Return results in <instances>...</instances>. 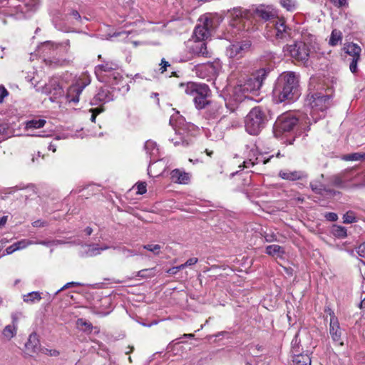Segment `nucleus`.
Listing matches in <instances>:
<instances>
[{"label":"nucleus","instance_id":"nucleus-1","mask_svg":"<svg viewBox=\"0 0 365 365\" xmlns=\"http://www.w3.org/2000/svg\"><path fill=\"white\" fill-rule=\"evenodd\" d=\"M299 96L297 75L292 71L284 72L279 76L272 91L274 101L277 103L291 101Z\"/></svg>","mask_w":365,"mask_h":365},{"label":"nucleus","instance_id":"nucleus-2","mask_svg":"<svg viewBox=\"0 0 365 365\" xmlns=\"http://www.w3.org/2000/svg\"><path fill=\"white\" fill-rule=\"evenodd\" d=\"M268 73L269 70L264 68L257 70L244 83L235 86L233 91L235 100L242 101L246 98H250V93L257 94Z\"/></svg>","mask_w":365,"mask_h":365},{"label":"nucleus","instance_id":"nucleus-3","mask_svg":"<svg viewBox=\"0 0 365 365\" xmlns=\"http://www.w3.org/2000/svg\"><path fill=\"white\" fill-rule=\"evenodd\" d=\"M180 88L182 92L193 97V101L197 109H203L206 106H209L211 103L207 100L210 91L206 84L188 82L180 83Z\"/></svg>","mask_w":365,"mask_h":365},{"label":"nucleus","instance_id":"nucleus-4","mask_svg":"<svg viewBox=\"0 0 365 365\" xmlns=\"http://www.w3.org/2000/svg\"><path fill=\"white\" fill-rule=\"evenodd\" d=\"M267 118L260 107L253 108L245 118L246 131L253 135H258L264 128Z\"/></svg>","mask_w":365,"mask_h":365},{"label":"nucleus","instance_id":"nucleus-5","mask_svg":"<svg viewBox=\"0 0 365 365\" xmlns=\"http://www.w3.org/2000/svg\"><path fill=\"white\" fill-rule=\"evenodd\" d=\"M118 69V63L113 61H106L96 66L95 73L101 82L117 84L122 78Z\"/></svg>","mask_w":365,"mask_h":365},{"label":"nucleus","instance_id":"nucleus-6","mask_svg":"<svg viewBox=\"0 0 365 365\" xmlns=\"http://www.w3.org/2000/svg\"><path fill=\"white\" fill-rule=\"evenodd\" d=\"M329 98L327 95H322L319 93L309 94L307 96L306 106L310 109V115L314 122H317L318 117H315V115L319 112L322 113L319 118L324 115V111L326 110L329 106Z\"/></svg>","mask_w":365,"mask_h":365},{"label":"nucleus","instance_id":"nucleus-7","mask_svg":"<svg viewBox=\"0 0 365 365\" xmlns=\"http://www.w3.org/2000/svg\"><path fill=\"white\" fill-rule=\"evenodd\" d=\"M221 68L222 63L219 59H215L212 62L197 64L195 66L197 76L207 81L217 76Z\"/></svg>","mask_w":365,"mask_h":365},{"label":"nucleus","instance_id":"nucleus-8","mask_svg":"<svg viewBox=\"0 0 365 365\" xmlns=\"http://www.w3.org/2000/svg\"><path fill=\"white\" fill-rule=\"evenodd\" d=\"M285 55H289L297 61L307 62L309 57V48L304 42H296L292 45H287L283 48Z\"/></svg>","mask_w":365,"mask_h":365},{"label":"nucleus","instance_id":"nucleus-9","mask_svg":"<svg viewBox=\"0 0 365 365\" xmlns=\"http://www.w3.org/2000/svg\"><path fill=\"white\" fill-rule=\"evenodd\" d=\"M199 21L200 24L196 26L194 31V37L197 41L207 39L214 29L213 19L208 16H201Z\"/></svg>","mask_w":365,"mask_h":365},{"label":"nucleus","instance_id":"nucleus-10","mask_svg":"<svg viewBox=\"0 0 365 365\" xmlns=\"http://www.w3.org/2000/svg\"><path fill=\"white\" fill-rule=\"evenodd\" d=\"M343 49L346 53L352 58L349 65V69L352 73H356L358 71L357 63L361 58V47L356 43H348L344 45Z\"/></svg>","mask_w":365,"mask_h":365},{"label":"nucleus","instance_id":"nucleus-11","mask_svg":"<svg viewBox=\"0 0 365 365\" xmlns=\"http://www.w3.org/2000/svg\"><path fill=\"white\" fill-rule=\"evenodd\" d=\"M251 42L248 40L237 42L227 48V56L231 58H242L250 48Z\"/></svg>","mask_w":365,"mask_h":365},{"label":"nucleus","instance_id":"nucleus-12","mask_svg":"<svg viewBox=\"0 0 365 365\" xmlns=\"http://www.w3.org/2000/svg\"><path fill=\"white\" fill-rule=\"evenodd\" d=\"M42 93L47 95H52L51 101H54L58 98L62 96L64 93L63 89L59 84V81L57 78H52L48 83L42 88Z\"/></svg>","mask_w":365,"mask_h":365},{"label":"nucleus","instance_id":"nucleus-13","mask_svg":"<svg viewBox=\"0 0 365 365\" xmlns=\"http://www.w3.org/2000/svg\"><path fill=\"white\" fill-rule=\"evenodd\" d=\"M89 83V81L78 80L68 88L66 93L67 100L70 102L78 103L79 101L80 94Z\"/></svg>","mask_w":365,"mask_h":365},{"label":"nucleus","instance_id":"nucleus-14","mask_svg":"<svg viewBox=\"0 0 365 365\" xmlns=\"http://www.w3.org/2000/svg\"><path fill=\"white\" fill-rule=\"evenodd\" d=\"M297 118L290 115H282L277 118L274 128L282 132L291 131L297 123Z\"/></svg>","mask_w":365,"mask_h":365},{"label":"nucleus","instance_id":"nucleus-15","mask_svg":"<svg viewBox=\"0 0 365 365\" xmlns=\"http://www.w3.org/2000/svg\"><path fill=\"white\" fill-rule=\"evenodd\" d=\"M274 31L277 39L287 41L290 37V29L285 25L284 19L274 21Z\"/></svg>","mask_w":365,"mask_h":365},{"label":"nucleus","instance_id":"nucleus-16","mask_svg":"<svg viewBox=\"0 0 365 365\" xmlns=\"http://www.w3.org/2000/svg\"><path fill=\"white\" fill-rule=\"evenodd\" d=\"M329 333L334 342L338 346H343L341 340V330L337 319L333 315L330 319Z\"/></svg>","mask_w":365,"mask_h":365},{"label":"nucleus","instance_id":"nucleus-17","mask_svg":"<svg viewBox=\"0 0 365 365\" xmlns=\"http://www.w3.org/2000/svg\"><path fill=\"white\" fill-rule=\"evenodd\" d=\"M223 110L222 106L216 103H211L205 111V117L208 120L221 119Z\"/></svg>","mask_w":365,"mask_h":365},{"label":"nucleus","instance_id":"nucleus-18","mask_svg":"<svg viewBox=\"0 0 365 365\" xmlns=\"http://www.w3.org/2000/svg\"><path fill=\"white\" fill-rule=\"evenodd\" d=\"M279 176L284 180L294 181L306 178L307 174L301 170H284L279 171Z\"/></svg>","mask_w":365,"mask_h":365},{"label":"nucleus","instance_id":"nucleus-19","mask_svg":"<svg viewBox=\"0 0 365 365\" xmlns=\"http://www.w3.org/2000/svg\"><path fill=\"white\" fill-rule=\"evenodd\" d=\"M274 155H270L269 157H265L263 154L259 153L258 152L257 155L255 159L252 158H250L249 160H245L243 162L244 168H250V166L253 167L255 165H258L259 163H262L263 165L267 164L271 158H272Z\"/></svg>","mask_w":365,"mask_h":365},{"label":"nucleus","instance_id":"nucleus-20","mask_svg":"<svg viewBox=\"0 0 365 365\" xmlns=\"http://www.w3.org/2000/svg\"><path fill=\"white\" fill-rule=\"evenodd\" d=\"M25 346L26 350L31 354L37 353L41 350L40 342L36 333H32L29 335Z\"/></svg>","mask_w":365,"mask_h":365},{"label":"nucleus","instance_id":"nucleus-21","mask_svg":"<svg viewBox=\"0 0 365 365\" xmlns=\"http://www.w3.org/2000/svg\"><path fill=\"white\" fill-rule=\"evenodd\" d=\"M170 178L179 184H187L190 181L189 174L179 169H175L170 173Z\"/></svg>","mask_w":365,"mask_h":365},{"label":"nucleus","instance_id":"nucleus-22","mask_svg":"<svg viewBox=\"0 0 365 365\" xmlns=\"http://www.w3.org/2000/svg\"><path fill=\"white\" fill-rule=\"evenodd\" d=\"M113 100V95L106 88H101L93 99L92 104L98 102L106 103Z\"/></svg>","mask_w":365,"mask_h":365},{"label":"nucleus","instance_id":"nucleus-23","mask_svg":"<svg viewBox=\"0 0 365 365\" xmlns=\"http://www.w3.org/2000/svg\"><path fill=\"white\" fill-rule=\"evenodd\" d=\"M192 49L193 52L198 56L206 58L211 57V52L208 51L207 45L203 41L196 42Z\"/></svg>","mask_w":365,"mask_h":365},{"label":"nucleus","instance_id":"nucleus-24","mask_svg":"<svg viewBox=\"0 0 365 365\" xmlns=\"http://www.w3.org/2000/svg\"><path fill=\"white\" fill-rule=\"evenodd\" d=\"M83 253L82 254L83 256L86 257H93L96 256L97 255H99L101 253V251L106 250L108 249V246H105L103 247H98L96 245H86L84 247Z\"/></svg>","mask_w":365,"mask_h":365},{"label":"nucleus","instance_id":"nucleus-25","mask_svg":"<svg viewBox=\"0 0 365 365\" xmlns=\"http://www.w3.org/2000/svg\"><path fill=\"white\" fill-rule=\"evenodd\" d=\"M144 148L150 159L153 158V160L156 161V158L158 155L159 150L155 142L150 140H147L145 143Z\"/></svg>","mask_w":365,"mask_h":365},{"label":"nucleus","instance_id":"nucleus-26","mask_svg":"<svg viewBox=\"0 0 365 365\" xmlns=\"http://www.w3.org/2000/svg\"><path fill=\"white\" fill-rule=\"evenodd\" d=\"M266 254L269 256L282 257L284 254V249L278 245H271L266 247Z\"/></svg>","mask_w":365,"mask_h":365},{"label":"nucleus","instance_id":"nucleus-27","mask_svg":"<svg viewBox=\"0 0 365 365\" xmlns=\"http://www.w3.org/2000/svg\"><path fill=\"white\" fill-rule=\"evenodd\" d=\"M255 15L264 21L269 20L274 16L270 9L262 6L256 9Z\"/></svg>","mask_w":365,"mask_h":365},{"label":"nucleus","instance_id":"nucleus-28","mask_svg":"<svg viewBox=\"0 0 365 365\" xmlns=\"http://www.w3.org/2000/svg\"><path fill=\"white\" fill-rule=\"evenodd\" d=\"M23 301L29 304H35L42 299L41 293L39 292H31L22 296Z\"/></svg>","mask_w":365,"mask_h":365},{"label":"nucleus","instance_id":"nucleus-29","mask_svg":"<svg viewBox=\"0 0 365 365\" xmlns=\"http://www.w3.org/2000/svg\"><path fill=\"white\" fill-rule=\"evenodd\" d=\"M18 328L14 325L8 324L2 330V336L4 339L7 341H10L16 336L17 334Z\"/></svg>","mask_w":365,"mask_h":365},{"label":"nucleus","instance_id":"nucleus-30","mask_svg":"<svg viewBox=\"0 0 365 365\" xmlns=\"http://www.w3.org/2000/svg\"><path fill=\"white\" fill-rule=\"evenodd\" d=\"M294 365H311V359L307 354H295L293 358Z\"/></svg>","mask_w":365,"mask_h":365},{"label":"nucleus","instance_id":"nucleus-31","mask_svg":"<svg viewBox=\"0 0 365 365\" xmlns=\"http://www.w3.org/2000/svg\"><path fill=\"white\" fill-rule=\"evenodd\" d=\"M312 190L317 194L322 195L324 192H331V190L327 189L325 185L320 182L313 181L310 182Z\"/></svg>","mask_w":365,"mask_h":365},{"label":"nucleus","instance_id":"nucleus-32","mask_svg":"<svg viewBox=\"0 0 365 365\" xmlns=\"http://www.w3.org/2000/svg\"><path fill=\"white\" fill-rule=\"evenodd\" d=\"M342 40V33L337 29H334L331 31L329 44L331 46H336Z\"/></svg>","mask_w":365,"mask_h":365},{"label":"nucleus","instance_id":"nucleus-33","mask_svg":"<svg viewBox=\"0 0 365 365\" xmlns=\"http://www.w3.org/2000/svg\"><path fill=\"white\" fill-rule=\"evenodd\" d=\"M46 124V120L43 119L38 120H31L27 121L26 123V129H31V128H43Z\"/></svg>","mask_w":365,"mask_h":365},{"label":"nucleus","instance_id":"nucleus-34","mask_svg":"<svg viewBox=\"0 0 365 365\" xmlns=\"http://www.w3.org/2000/svg\"><path fill=\"white\" fill-rule=\"evenodd\" d=\"M332 234L339 238H344L346 237V229L344 227L334 225L331 229Z\"/></svg>","mask_w":365,"mask_h":365},{"label":"nucleus","instance_id":"nucleus-35","mask_svg":"<svg viewBox=\"0 0 365 365\" xmlns=\"http://www.w3.org/2000/svg\"><path fill=\"white\" fill-rule=\"evenodd\" d=\"M155 275V269H144L137 272L136 276L141 278H150Z\"/></svg>","mask_w":365,"mask_h":365},{"label":"nucleus","instance_id":"nucleus-36","mask_svg":"<svg viewBox=\"0 0 365 365\" xmlns=\"http://www.w3.org/2000/svg\"><path fill=\"white\" fill-rule=\"evenodd\" d=\"M279 2L282 7L289 11H294L297 7L294 0H280Z\"/></svg>","mask_w":365,"mask_h":365},{"label":"nucleus","instance_id":"nucleus-37","mask_svg":"<svg viewBox=\"0 0 365 365\" xmlns=\"http://www.w3.org/2000/svg\"><path fill=\"white\" fill-rule=\"evenodd\" d=\"M64 243L61 240H41V241H34V245H41L46 247L50 246H56L58 245H61Z\"/></svg>","mask_w":365,"mask_h":365},{"label":"nucleus","instance_id":"nucleus-38","mask_svg":"<svg viewBox=\"0 0 365 365\" xmlns=\"http://www.w3.org/2000/svg\"><path fill=\"white\" fill-rule=\"evenodd\" d=\"M15 245H16L17 250H19L24 249L29 245H34V241L30 240L28 239H23L21 240H19V241L15 242Z\"/></svg>","mask_w":365,"mask_h":365},{"label":"nucleus","instance_id":"nucleus-39","mask_svg":"<svg viewBox=\"0 0 365 365\" xmlns=\"http://www.w3.org/2000/svg\"><path fill=\"white\" fill-rule=\"evenodd\" d=\"M331 185L339 188H344L346 187L345 182L339 175H334L332 177Z\"/></svg>","mask_w":365,"mask_h":365},{"label":"nucleus","instance_id":"nucleus-40","mask_svg":"<svg viewBox=\"0 0 365 365\" xmlns=\"http://www.w3.org/2000/svg\"><path fill=\"white\" fill-rule=\"evenodd\" d=\"M145 250H147L155 255H159L160 252L161 247L159 245L149 244L143 245V247Z\"/></svg>","mask_w":365,"mask_h":365},{"label":"nucleus","instance_id":"nucleus-41","mask_svg":"<svg viewBox=\"0 0 365 365\" xmlns=\"http://www.w3.org/2000/svg\"><path fill=\"white\" fill-rule=\"evenodd\" d=\"M344 223H353L356 222V217L352 212H347L343 216Z\"/></svg>","mask_w":365,"mask_h":365},{"label":"nucleus","instance_id":"nucleus-42","mask_svg":"<svg viewBox=\"0 0 365 365\" xmlns=\"http://www.w3.org/2000/svg\"><path fill=\"white\" fill-rule=\"evenodd\" d=\"M23 316L22 312H15L11 313V325H14L16 327L18 328V323L20 318Z\"/></svg>","mask_w":365,"mask_h":365},{"label":"nucleus","instance_id":"nucleus-43","mask_svg":"<svg viewBox=\"0 0 365 365\" xmlns=\"http://www.w3.org/2000/svg\"><path fill=\"white\" fill-rule=\"evenodd\" d=\"M364 158V155L360 154L359 153H352L346 155L344 159L346 160H350V161H356L360 160Z\"/></svg>","mask_w":365,"mask_h":365},{"label":"nucleus","instance_id":"nucleus-44","mask_svg":"<svg viewBox=\"0 0 365 365\" xmlns=\"http://www.w3.org/2000/svg\"><path fill=\"white\" fill-rule=\"evenodd\" d=\"M40 351L42 354L51 356H58L60 354V352L58 350L53 349L42 348Z\"/></svg>","mask_w":365,"mask_h":365},{"label":"nucleus","instance_id":"nucleus-45","mask_svg":"<svg viewBox=\"0 0 365 365\" xmlns=\"http://www.w3.org/2000/svg\"><path fill=\"white\" fill-rule=\"evenodd\" d=\"M330 2L337 8L346 7L348 6L347 0H329Z\"/></svg>","mask_w":365,"mask_h":365},{"label":"nucleus","instance_id":"nucleus-46","mask_svg":"<svg viewBox=\"0 0 365 365\" xmlns=\"http://www.w3.org/2000/svg\"><path fill=\"white\" fill-rule=\"evenodd\" d=\"M137 193L139 195H143L146 192V183L145 182H138L137 184Z\"/></svg>","mask_w":365,"mask_h":365},{"label":"nucleus","instance_id":"nucleus-47","mask_svg":"<svg viewBox=\"0 0 365 365\" xmlns=\"http://www.w3.org/2000/svg\"><path fill=\"white\" fill-rule=\"evenodd\" d=\"M325 218L330 222H335L338 220V216L334 212H327L324 215Z\"/></svg>","mask_w":365,"mask_h":365},{"label":"nucleus","instance_id":"nucleus-48","mask_svg":"<svg viewBox=\"0 0 365 365\" xmlns=\"http://www.w3.org/2000/svg\"><path fill=\"white\" fill-rule=\"evenodd\" d=\"M356 252L360 257H365V241L357 247Z\"/></svg>","mask_w":365,"mask_h":365},{"label":"nucleus","instance_id":"nucleus-49","mask_svg":"<svg viewBox=\"0 0 365 365\" xmlns=\"http://www.w3.org/2000/svg\"><path fill=\"white\" fill-rule=\"evenodd\" d=\"M264 237V240L267 242H274V241H277V240L276 235L274 233L265 234V235Z\"/></svg>","mask_w":365,"mask_h":365},{"label":"nucleus","instance_id":"nucleus-50","mask_svg":"<svg viewBox=\"0 0 365 365\" xmlns=\"http://www.w3.org/2000/svg\"><path fill=\"white\" fill-rule=\"evenodd\" d=\"M102 109H100L98 108L91 109V111L92 112L91 120L92 122H95L96 116L98 114H99L101 112H102Z\"/></svg>","mask_w":365,"mask_h":365},{"label":"nucleus","instance_id":"nucleus-51","mask_svg":"<svg viewBox=\"0 0 365 365\" xmlns=\"http://www.w3.org/2000/svg\"><path fill=\"white\" fill-rule=\"evenodd\" d=\"M160 65L161 73H164L166 71L167 68L170 66L169 62L165 61V58H163L161 60V63Z\"/></svg>","mask_w":365,"mask_h":365},{"label":"nucleus","instance_id":"nucleus-52","mask_svg":"<svg viewBox=\"0 0 365 365\" xmlns=\"http://www.w3.org/2000/svg\"><path fill=\"white\" fill-rule=\"evenodd\" d=\"M34 227H43L47 225V222L40 220H36L32 223Z\"/></svg>","mask_w":365,"mask_h":365},{"label":"nucleus","instance_id":"nucleus-53","mask_svg":"<svg viewBox=\"0 0 365 365\" xmlns=\"http://www.w3.org/2000/svg\"><path fill=\"white\" fill-rule=\"evenodd\" d=\"M8 95V91L4 86H0V103H1L4 98Z\"/></svg>","mask_w":365,"mask_h":365},{"label":"nucleus","instance_id":"nucleus-54","mask_svg":"<svg viewBox=\"0 0 365 365\" xmlns=\"http://www.w3.org/2000/svg\"><path fill=\"white\" fill-rule=\"evenodd\" d=\"M258 150L257 148H252L250 150L248 155H247V160H249L250 158H252L253 159L255 158V157L257 155Z\"/></svg>","mask_w":365,"mask_h":365},{"label":"nucleus","instance_id":"nucleus-55","mask_svg":"<svg viewBox=\"0 0 365 365\" xmlns=\"http://www.w3.org/2000/svg\"><path fill=\"white\" fill-rule=\"evenodd\" d=\"M179 138L180 139V141H179L177 138L175 139H172L175 145H178L180 144L188 145V142L186 140H184L181 136H180Z\"/></svg>","mask_w":365,"mask_h":365},{"label":"nucleus","instance_id":"nucleus-56","mask_svg":"<svg viewBox=\"0 0 365 365\" xmlns=\"http://www.w3.org/2000/svg\"><path fill=\"white\" fill-rule=\"evenodd\" d=\"M16 250H18L17 248H16V245H15V243H14L13 245H11L9 247H8L6 249L5 252H6V255H11V254H12L13 252H14Z\"/></svg>","mask_w":365,"mask_h":365},{"label":"nucleus","instance_id":"nucleus-57","mask_svg":"<svg viewBox=\"0 0 365 365\" xmlns=\"http://www.w3.org/2000/svg\"><path fill=\"white\" fill-rule=\"evenodd\" d=\"M197 262L198 259L196 257L190 258L185 262V265H186V267H190L195 264Z\"/></svg>","mask_w":365,"mask_h":365},{"label":"nucleus","instance_id":"nucleus-58","mask_svg":"<svg viewBox=\"0 0 365 365\" xmlns=\"http://www.w3.org/2000/svg\"><path fill=\"white\" fill-rule=\"evenodd\" d=\"M292 344L293 351L295 353L299 352V350H297L296 347H295L296 346L298 345V335L297 334H296L294 339L292 340Z\"/></svg>","mask_w":365,"mask_h":365},{"label":"nucleus","instance_id":"nucleus-59","mask_svg":"<svg viewBox=\"0 0 365 365\" xmlns=\"http://www.w3.org/2000/svg\"><path fill=\"white\" fill-rule=\"evenodd\" d=\"M78 324H80V325H83V326L86 327L89 329H92V327H93L92 324L90 322H84L81 319L78 320Z\"/></svg>","mask_w":365,"mask_h":365},{"label":"nucleus","instance_id":"nucleus-60","mask_svg":"<svg viewBox=\"0 0 365 365\" xmlns=\"http://www.w3.org/2000/svg\"><path fill=\"white\" fill-rule=\"evenodd\" d=\"M122 252L125 254H126V253L128 254V255H130V256H135L137 255V253L135 252L134 251L126 249L125 247L122 248Z\"/></svg>","mask_w":365,"mask_h":365},{"label":"nucleus","instance_id":"nucleus-61","mask_svg":"<svg viewBox=\"0 0 365 365\" xmlns=\"http://www.w3.org/2000/svg\"><path fill=\"white\" fill-rule=\"evenodd\" d=\"M71 14L76 20H81V15L76 10L73 11Z\"/></svg>","mask_w":365,"mask_h":365},{"label":"nucleus","instance_id":"nucleus-62","mask_svg":"<svg viewBox=\"0 0 365 365\" xmlns=\"http://www.w3.org/2000/svg\"><path fill=\"white\" fill-rule=\"evenodd\" d=\"M7 221V216H3L0 217V227L5 225Z\"/></svg>","mask_w":365,"mask_h":365},{"label":"nucleus","instance_id":"nucleus-63","mask_svg":"<svg viewBox=\"0 0 365 365\" xmlns=\"http://www.w3.org/2000/svg\"><path fill=\"white\" fill-rule=\"evenodd\" d=\"M178 271L177 270L176 267H173L170 269H169L167 272L169 273V274H177Z\"/></svg>","mask_w":365,"mask_h":365},{"label":"nucleus","instance_id":"nucleus-64","mask_svg":"<svg viewBox=\"0 0 365 365\" xmlns=\"http://www.w3.org/2000/svg\"><path fill=\"white\" fill-rule=\"evenodd\" d=\"M48 150H52L53 153L56 152V145L53 143H51L48 145Z\"/></svg>","mask_w":365,"mask_h":365}]
</instances>
